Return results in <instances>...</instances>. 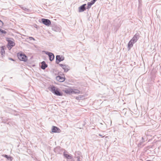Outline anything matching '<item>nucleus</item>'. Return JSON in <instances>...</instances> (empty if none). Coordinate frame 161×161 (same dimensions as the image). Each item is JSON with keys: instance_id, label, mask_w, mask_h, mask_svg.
<instances>
[{"instance_id": "1", "label": "nucleus", "mask_w": 161, "mask_h": 161, "mask_svg": "<svg viewBox=\"0 0 161 161\" xmlns=\"http://www.w3.org/2000/svg\"><path fill=\"white\" fill-rule=\"evenodd\" d=\"M49 90L57 96H62L63 95V93L60 91L59 89L54 86H51Z\"/></svg>"}, {"instance_id": "2", "label": "nucleus", "mask_w": 161, "mask_h": 161, "mask_svg": "<svg viewBox=\"0 0 161 161\" xmlns=\"http://www.w3.org/2000/svg\"><path fill=\"white\" fill-rule=\"evenodd\" d=\"M17 56L19 59L20 61L26 62L27 60V56L24 54L18 53L17 54Z\"/></svg>"}, {"instance_id": "3", "label": "nucleus", "mask_w": 161, "mask_h": 161, "mask_svg": "<svg viewBox=\"0 0 161 161\" xmlns=\"http://www.w3.org/2000/svg\"><path fill=\"white\" fill-rule=\"evenodd\" d=\"M10 38H6V41L8 42V45L11 49L12 47L15 45V43L10 40Z\"/></svg>"}, {"instance_id": "4", "label": "nucleus", "mask_w": 161, "mask_h": 161, "mask_svg": "<svg viewBox=\"0 0 161 161\" xmlns=\"http://www.w3.org/2000/svg\"><path fill=\"white\" fill-rule=\"evenodd\" d=\"M42 21L44 24L47 26H49L51 24V21L48 19H42Z\"/></svg>"}, {"instance_id": "5", "label": "nucleus", "mask_w": 161, "mask_h": 161, "mask_svg": "<svg viewBox=\"0 0 161 161\" xmlns=\"http://www.w3.org/2000/svg\"><path fill=\"white\" fill-rule=\"evenodd\" d=\"M45 54L48 55L49 60L50 61H52L54 60V56L53 53L48 52H46Z\"/></svg>"}, {"instance_id": "6", "label": "nucleus", "mask_w": 161, "mask_h": 161, "mask_svg": "<svg viewBox=\"0 0 161 161\" xmlns=\"http://www.w3.org/2000/svg\"><path fill=\"white\" fill-rule=\"evenodd\" d=\"M64 60V58H62L59 55H57L56 56V63L57 64H58L59 62L62 61Z\"/></svg>"}, {"instance_id": "7", "label": "nucleus", "mask_w": 161, "mask_h": 161, "mask_svg": "<svg viewBox=\"0 0 161 161\" xmlns=\"http://www.w3.org/2000/svg\"><path fill=\"white\" fill-rule=\"evenodd\" d=\"M59 65L64 69L65 72H68L69 69V67L67 65L62 64H59Z\"/></svg>"}, {"instance_id": "8", "label": "nucleus", "mask_w": 161, "mask_h": 161, "mask_svg": "<svg viewBox=\"0 0 161 161\" xmlns=\"http://www.w3.org/2000/svg\"><path fill=\"white\" fill-rule=\"evenodd\" d=\"M140 37V35L138 33H136L131 39L133 42H136Z\"/></svg>"}, {"instance_id": "9", "label": "nucleus", "mask_w": 161, "mask_h": 161, "mask_svg": "<svg viewBox=\"0 0 161 161\" xmlns=\"http://www.w3.org/2000/svg\"><path fill=\"white\" fill-rule=\"evenodd\" d=\"M86 4H84L79 7V12H82L84 11L86 9Z\"/></svg>"}, {"instance_id": "10", "label": "nucleus", "mask_w": 161, "mask_h": 161, "mask_svg": "<svg viewBox=\"0 0 161 161\" xmlns=\"http://www.w3.org/2000/svg\"><path fill=\"white\" fill-rule=\"evenodd\" d=\"M52 131V132L53 133H59L60 131V130L58 128L55 126H53Z\"/></svg>"}, {"instance_id": "11", "label": "nucleus", "mask_w": 161, "mask_h": 161, "mask_svg": "<svg viewBox=\"0 0 161 161\" xmlns=\"http://www.w3.org/2000/svg\"><path fill=\"white\" fill-rule=\"evenodd\" d=\"M56 79L60 82H63L65 80V77L58 76L56 77Z\"/></svg>"}, {"instance_id": "12", "label": "nucleus", "mask_w": 161, "mask_h": 161, "mask_svg": "<svg viewBox=\"0 0 161 161\" xmlns=\"http://www.w3.org/2000/svg\"><path fill=\"white\" fill-rule=\"evenodd\" d=\"M47 65L46 64L45 61H43L41 63V68L43 69H44L46 68L47 67Z\"/></svg>"}, {"instance_id": "13", "label": "nucleus", "mask_w": 161, "mask_h": 161, "mask_svg": "<svg viewBox=\"0 0 161 161\" xmlns=\"http://www.w3.org/2000/svg\"><path fill=\"white\" fill-rule=\"evenodd\" d=\"M64 156V157L68 159H72V157L71 156L66 153V152H64L63 153Z\"/></svg>"}, {"instance_id": "14", "label": "nucleus", "mask_w": 161, "mask_h": 161, "mask_svg": "<svg viewBox=\"0 0 161 161\" xmlns=\"http://www.w3.org/2000/svg\"><path fill=\"white\" fill-rule=\"evenodd\" d=\"M65 92L67 94H73V89H69L66 90H65Z\"/></svg>"}, {"instance_id": "15", "label": "nucleus", "mask_w": 161, "mask_h": 161, "mask_svg": "<svg viewBox=\"0 0 161 161\" xmlns=\"http://www.w3.org/2000/svg\"><path fill=\"white\" fill-rule=\"evenodd\" d=\"M135 43L131 39L129 42L128 44V47L129 48L132 47L133 46V44Z\"/></svg>"}, {"instance_id": "16", "label": "nucleus", "mask_w": 161, "mask_h": 161, "mask_svg": "<svg viewBox=\"0 0 161 161\" xmlns=\"http://www.w3.org/2000/svg\"><path fill=\"white\" fill-rule=\"evenodd\" d=\"M52 29L53 31H59V28L56 26H53Z\"/></svg>"}, {"instance_id": "17", "label": "nucleus", "mask_w": 161, "mask_h": 161, "mask_svg": "<svg viewBox=\"0 0 161 161\" xmlns=\"http://www.w3.org/2000/svg\"><path fill=\"white\" fill-rule=\"evenodd\" d=\"M4 47H5L4 46H2L1 47V51L0 53L2 55L5 53V51L4 50Z\"/></svg>"}, {"instance_id": "18", "label": "nucleus", "mask_w": 161, "mask_h": 161, "mask_svg": "<svg viewBox=\"0 0 161 161\" xmlns=\"http://www.w3.org/2000/svg\"><path fill=\"white\" fill-rule=\"evenodd\" d=\"M94 3H93L92 1L91 2H88L87 3V7L86 9H89L90 8L91 6L93 5Z\"/></svg>"}, {"instance_id": "19", "label": "nucleus", "mask_w": 161, "mask_h": 161, "mask_svg": "<svg viewBox=\"0 0 161 161\" xmlns=\"http://www.w3.org/2000/svg\"><path fill=\"white\" fill-rule=\"evenodd\" d=\"M144 141H142V142H140L138 143V146L140 148L144 146V145H143V143L144 142Z\"/></svg>"}, {"instance_id": "20", "label": "nucleus", "mask_w": 161, "mask_h": 161, "mask_svg": "<svg viewBox=\"0 0 161 161\" xmlns=\"http://www.w3.org/2000/svg\"><path fill=\"white\" fill-rule=\"evenodd\" d=\"M20 8L25 11L26 12H29L30 11V10L29 9L26 8L25 7L20 6Z\"/></svg>"}, {"instance_id": "21", "label": "nucleus", "mask_w": 161, "mask_h": 161, "mask_svg": "<svg viewBox=\"0 0 161 161\" xmlns=\"http://www.w3.org/2000/svg\"><path fill=\"white\" fill-rule=\"evenodd\" d=\"M80 93V91L76 89H73V93L74 94H78Z\"/></svg>"}, {"instance_id": "22", "label": "nucleus", "mask_w": 161, "mask_h": 161, "mask_svg": "<svg viewBox=\"0 0 161 161\" xmlns=\"http://www.w3.org/2000/svg\"><path fill=\"white\" fill-rule=\"evenodd\" d=\"M3 157L6 158L8 160L10 159V160H12V157H9L7 155H3Z\"/></svg>"}, {"instance_id": "23", "label": "nucleus", "mask_w": 161, "mask_h": 161, "mask_svg": "<svg viewBox=\"0 0 161 161\" xmlns=\"http://www.w3.org/2000/svg\"><path fill=\"white\" fill-rule=\"evenodd\" d=\"M0 31L1 32V33L2 34H6V32L4 31V30H2L1 29H0Z\"/></svg>"}, {"instance_id": "24", "label": "nucleus", "mask_w": 161, "mask_h": 161, "mask_svg": "<svg viewBox=\"0 0 161 161\" xmlns=\"http://www.w3.org/2000/svg\"><path fill=\"white\" fill-rule=\"evenodd\" d=\"M29 40L30 41H31L32 40H33L34 41H35V39L33 37H29Z\"/></svg>"}, {"instance_id": "25", "label": "nucleus", "mask_w": 161, "mask_h": 161, "mask_svg": "<svg viewBox=\"0 0 161 161\" xmlns=\"http://www.w3.org/2000/svg\"><path fill=\"white\" fill-rule=\"evenodd\" d=\"M3 25V23L2 21L0 20V27H1Z\"/></svg>"}, {"instance_id": "26", "label": "nucleus", "mask_w": 161, "mask_h": 161, "mask_svg": "<svg viewBox=\"0 0 161 161\" xmlns=\"http://www.w3.org/2000/svg\"><path fill=\"white\" fill-rule=\"evenodd\" d=\"M8 59L9 60H12L13 61H14V60L12 58H8Z\"/></svg>"}, {"instance_id": "27", "label": "nucleus", "mask_w": 161, "mask_h": 161, "mask_svg": "<svg viewBox=\"0 0 161 161\" xmlns=\"http://www.w3.org/2000/svg\"><path fill=\"white\" fill-rule=\"evenodd\" d=\"M98 135L100 136H101L102 137H104V136H103L101 134H99Z\"/></svg>"}, {"instance_id": "28", "label": "nucleus", "mask_w": 161, "mask_h": 161, "mask_svg": "<svg viewBox=\"0 0 161 161\" xmlns=\"http://www.w3.org/2000/svg\"><path fill=\"white\" fill-rule=\"evenodd\" d=\"M80 157L79 156H78L77 157V161H80Z\"/></svg>"}, {"instance_id": "29", "label": "nucleus", "mask_w": 161, "mask_h": 161, "mask_svg": "<svg viewBox=\"0 0 161 161\" xmlns=\"http://www.w3.org/2000/svg\"><path fill=\"white\" fill-rule=\"evenodd\" d=\"M97 0H93L92 1L93 3H94L95 2L97 1Z\"/></svg>"}, {"instance_id": "30", "label": "nucleus", "mask_w": 161, "mask_h": 161, "mask_svg": "<svg viewBox=\"0 0 161 161\" xmlns=\"http://www.w3.org/2000/svg\"><path fill=\"white\" fill-rule=\"evenodd\" d=\"M76 99H79V97H76Z\"/></svg>"}, {"instance_id": "31", "label": "nucleus", "mask_w": 161, "mask_h": 161, "mask_svg": "<svg viewBox=\"0 0 161 161\" xmlns=\"http://www.w3.org/2000/svg\"><path fill=\"white\" fill-rule=\"evenodd\" d=\"M142 141H143V140H144L143 137H142Z\"/></svg>"}, {"instance_id": "32", "label": "nucleus", "mask_w": 161, "mask_h": 161, "mask_svg": "<svg viewBox=\"0 0 161 161\" xmlns=\"http://www.w3.org/2000/svg\"><path fill=\"white\" fill-rule=\"evenodd\" d=\"M151 161L149 160H147V161Z\"/></svg>"}]
</instances>
